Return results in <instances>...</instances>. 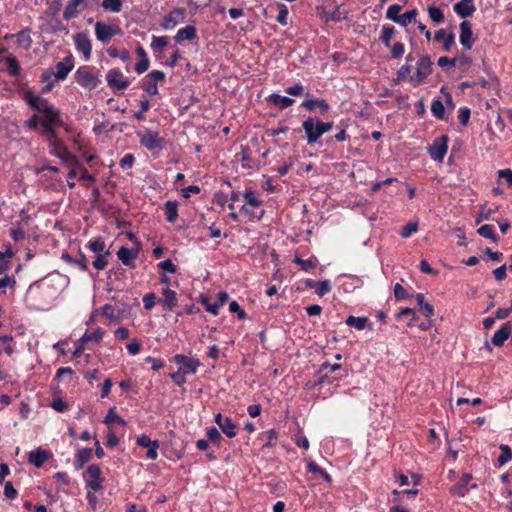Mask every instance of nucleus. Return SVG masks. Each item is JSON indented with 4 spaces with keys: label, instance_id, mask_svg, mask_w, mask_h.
<instances>
[{
    "label": "nucleus",
    "instance_id": "obj_50",
    "mask_svg": "<svg viewBox=\"0 0 512 512\" xmlns=\"http://www.w3.org/2000/svg\"><path fill=\"white\" fill-rule=\"evenodd\" d=\"M294 262L298 264L302 270L309 271L313 269L316 266V259L309 258V259H302L298 256L295 257Z\"/></svg>",
    "mask_w": 512,
    "mask_h": 512
},
{
    "label": "nucleus",
    "instance_id": "obj_43",
    "mask_svg": "<svg viewBox=\"0 0 512 512\" xmlns=\"http://www.w3.org/2000/svg\"><path fill=\"white\" fill-rule=\"evenodd\" d=\"M394 33H395V29H394L393 26H386V25H384L382 27V31H381V35H380V40L382 41V43L386 47H390L391 39H392Z\"/></svg>",
    "mask_w": 512,
    "mask_h": 512
},
{
    "label": "nucleus",
    "instance_id": "obj_62",
    "mask_svg": "<svg viewBox=\"0 0 512 512\" xmlns=\"http://www.w3.org/2000/svg\"><path fill=\"white\" fill-rule=\"evenodd\" d=\"M207 438L212 443H219L222 437L217 428L211 427L207 430Z\"/></svg>",
    "mask_w": 512,
    "mask_h": 512
},
{
    "label": "nucleus",
    "instance_id": "obj_57",
    "mask_svg": "<svg viewBox=\"0 0 512 512\" xmlns=\"http://www.w3.org/2000/svg\"><path fill=\"white\" fill-rule=\"evenodd\" d=\"M7 64L9 72L12 76H18L20 74V66L15 57H8Z\"/></svg>",
    "mask_w": 512,
    "mask_h": 512
},
{
    "label": "nucleus",
    "instance_id": "obj_21",
    "mask_svg": "<svg viewBox=\"0 0 512 512\" xmlns=\"http://www.w3.org/2000/svg\"><path fill=\"white\" fill-rule=\"evenodd\" d=\"M472 480V475L469 473H466L462 475L460 480L450 488L451 494L458 496V497H465L469 492V484Z\"/></svg>",
    "mask_w": 512,
    "mask_h": 512
},
{
    "label": "nucleus",
    "instance_id": "obj_26",
    "mask_svg": "<svg viewBox=\"0 0 512 512\" xmlns=\"http://www.w3.org/2000/svg\"><path fill=\"white\" fill-rule=\"evenodd\" d=\"M62 260L65 261L68 264H72V265H75V266L79 267V269L81 271H87L88 270L87 259H86L85 255L82 254L81 252H79L76 257H73L72 255L67 254V253L63 254L62 255Z\"/></svg>",
    "mask_w": 512,
    "mask_h": 512
},
{
    "label": "nucleus",
    "instance_id": "obj_41",
    "mask_svg": "<svg viewBox=\"0 0 512 512\" xmlns=\"http://www.w3.org/2000/svg\"><path fill=\"white\" fill-rule=\"evenodd\" d=\"M88 248L95 254L110 252L106 249L105 241L98 237L88 243Z\"/></svg>",
    "mask_w": 512,
    "mask_h": 512
},
{
    "label": "nucleus",
    "instance_id": "obj_29",
    "mask_svg": "<svg viewBox=\"0 0 512 512\" xmlns=\"http://www.w3.org/2000/svg\"><path fill=\"white\" fill-rule=\"evenodd\" d=\"M48 456L49 455L45 450L38 448L29 453L28 460L35 467L40 468L44 465V463L48 459Z\"/></svg>",
    "mask_w": 512,
    "mask_h": 512
},
{
    "label": "nucleus",
    "instance_id": "obj_42",
    "mask_svg": "<svg viewBox=\"0 0 512 512\" xmlns=\"http://www.w3.org/2000/svg\"><path fill=\"white\" fill-rule=\"evenodd\" d=\"M478 234L484 238L490 239L493 242L498 241V237L496 236L493 226L489 224H484L477 230Z\"/></svg>",
    "mask_w": 512,
    "mask_h": 512
},
{
    "label": "nucleus",
    "instance_id": "obj_48",
    "mask_svg": "<svg viewBox=\"0 0 512 512\" xmlns=\"http://www.w3.org/2000/svg\"><path fill=\"white\" fill-rule=\"evenodd\" d=\"M417 14L418 12L416 9L406 11L404 14L400 15L397 23L401 26H407L410 22L416 21Z\"/></svg>",
    "mask_w": 512,
    "mask_h": 512
},
{
    "label": "nucleus",
    "instance_id": "obj_45",
    "mask_svg": "<svg viewBox=\"0 0 512 512\" xmlns=\"http://www.w3.org/2000/svg\"><path fill=\"white\" fill-rule=\"evenodd\" d=\"M104 331L101 328H97L95 331L89 333L85 332L84 335L81 337V342H88V341H94V342H100L103 338Z\"/></svg>",
    "mask_w": 512,
    "mask_h": 512
},
{
    "label": "nucleus",
    "instance_id": "obj_64",
    "mask_svg": "<svg viewBox=\"0 0 512 512\" xmlns=\"http://www.w3.org/2000/svg\"><path fill=\"white\" fill-rule=\"evenodd\" d=\"M498 176L499 178L504 179L509 187H512V170L510 168L499 170Z\"/></svg>",
    "mask_w": 512,
    "mask_h": 512
},
{
    "label": "nucleus",
    "instance_id": "obj_39",
    "mask_svg": "<svg viewBox=\"0 0 512 512\" xmlns=\"http://www.w3.org/2000/svg\"><path fill=\"white\" fill-rule=\"evenodd\" d=\"M368 319L366 317H355L348 316L345 320L346 325L356 328L357 330H363L366 327Z\"/></svg>",
    "mask_w": 512,
    "mask_h": 512
},
{
    "label": "nucleus",
    "instance_id": "obj_60",
    "mask_svg": "<svg viewBox=\"0 0 512 512\" xmlns=\"http://www.w3.org/2000/svg\"><path fill=\"white\" fill-rule=\"evenodd\" d=\"M229 311L231 313H236L239 319H244L246 317V312L240 307L238 302L235 300L229 303Z\"/></svg>",
    "mask_w": 512,
    "mask_h": 512
},
{
    "label": "nucleus",
    "instance_id": "obj_33",
    "mask_svg": "<svg viewBox=\"0 0 512 512\" xmlns=\"http://www.w3.org/2000/svg\"><path fill=\"white\" fill-rule=\"evenodd\" d=\"M341 368V365L336 363V364H329L327 362H324L321 366H320V369H319V373L321 374L320 378H319V383L320 384H324V383H330V379H329V376H328V373L327 372H333V371H336L338 369Z\"/></svg>",
    "mask_w": 512,
    "mask_h": 512
},
{
    "label": "nucleus",
    "instance_id": "obj_37",
    "mask_svg": "<svg viewBox=\"0 0 512 512\" xmlns=\"http://www.w3.org/2000/svg\"><path fill=\"white\" fill-rule=\"evenodd\" d=\"M165 216L169 223L175 222L178 217V205L176 202L167 201L165 203Z\"/></svg>",
    "mask_w": 512,
    "mask_h": 512
},
{
    "label": "nucleus",
    "instance_id": "obj_13",
    "mask_svg": "<svg viewBox=\"0 0 512 512\" xmlns=\"http://www.w3.org/2000/svg\"><path fill=\"white\" fill-rule=\"evenodd\" d=\"M174 361L180 365L179 370H181L185 374H195L197 372L198 367L200 366V362L198 359L193 357H187L183 354H176L174 356Z\"/></svg>",
    "mask_w": 512,
    "mask_h": 512
},
{
    "label": "nucleus",
    "instance_id": "obj_11",
    "mask_svg": "<svg viewBox=\"0 0 512 512\" xmlns=\"http://www.w3.org/2000/svg\"><path fill=\"white\" fill-rule=\"evenodd\" d=\"M119 32L120 29L118 27H114L99 21L95 24V34L97 40L104 44L108 43L111 38Z\"/></svg>",
    "mask_w": 512,
    "mask_h": 512
},
{
    "label": "nucleus",
    "instance_id": "obj_55",
    "mask_svg": "<svg viewBox=\"0 0 512 512\" xmlns=\"http://www.w3.org/2000/svg\"><path fill=\"white\" fill-rule=\"evenodd\" d=\"M433 115L439 119L444 118L445 108L440 100H434L431 105Z\"/></svg>",
    "mask_w": 512,
    "mask_h": 512
},
{
    "label": "nucleus",
    "instance_id": "obj_1",
    "mask_svg": "<svg viewBox=\"0 0 512 512\" xmlns=\"http://www.w3.org/2000/svg\"><path fill=\"white\" fill-rule=\"evenodd\" d=\"M46 139L49 143L50 153L58 157L62 162L71 166H79L78 159L67 149L64 142L56 135V130H45Z\"/></svg>",
    "mask_w": 512,
    "mask_h": 512
},
{
    "label": "nucleus",
    "instance_id": "obj_51",
    "mask_svg": "<svg viewBox=\"0 0 512 512\" xmlns=\"http://www.w3.org/2000/svg\"><path fill=\"white\" fill-rule=\"evenodd\" d=\"M389 48L392 59H400L405 52V46L401 42H396L393 45L390 44Z\"/></svg>",
    "mask_w": 512,
    "mask_h": 512
},
{
    "label": "nucleus",
    "instance_id": "obj_5",
    "mask_svg": "<svg viewBox=\"0 0 512 512\" xmlns=\"http://www.w3.org/2000/svg\"><path fill=\"white\" fill-rule=\"evenodd\" d=\"M85 485L92 491H100L103 489L102 472L98 465H89L83 474Z\"/></svg>",
    "mask_w": 512,
    "mask_h": 512
},
{
    "label": "nucleus",
    "instance_id": "obj_7",
    "mask_svg": "<svg viewBox=\"0 0 512 512\" xmlns=\"http://www.w3.org/2000/svg\"><path fill=\"white\" fill-rule=\"evenodd\" d=\"M76 82L89 90L95 89L98 85V78L91 71L89 66H81L75 73Z\"/></svg>",
    "mask_w": 512,
    "mask_h": 512
},
{
    "label": "nucleus",
    "instance_id": "obj_6",
    "mask_svg": "<svg viewBox=\"0 0 512 512\" xmlns=\"http://www.w3.org/2000/svg\"><path fill=\"white\" fill-rule=\"evenodd\" d=\"M241 151L236 154V157L241 162L243 169H255L258 170L263 165L262 160L254 154L252 151L247 149L243 144L240 146Z\"/></svg>",
    "mask_w": 512,
    "mask_h": 512
},
{
    "label": "nucleus",
    "instance_id": "obj_28",
    "mask_svg": "<svg viewBox=\"0 0 512 512\" xmlns=\"http://www.w3.org/2000/svg\"><path fill=\"white\" fill-rule=\"evenodd\" d=\"M197 37V30L193 25H187L184 28H181L177 31L174 39L176 42H181L184 40L192 41Z\"/></svg>",
    "mask_w": 512,
    "mask_h": 512
},
{
    "label": "nucleus",
    "instance_id": "obj_56",
    "mask_svg": "<svg viewBox=\"0 0 512 512\" xmlns=\"http://www.w3.org/2000/svg\"><path fill=\"white\" fill-rule=\"evenodd\" d=\"M330 290H331V283H330V281L329 280H323V281H320L319 283H317L316 289H315V293L319 297H322L325 294L329 293Z\"/></svg>",
    "mask_w": 512,
    "mask_h": 512
},
{
    "label": "nucleus",
    "instance_id": "obj_2",
    "mask_svg": "<svg viewBox=\"0 0 512 512\" xmlns=\"http://www.w3.org/2000/svg\"><path fill=\"white\" fill-rule=\"evenodd\" d=\"M140 144L153 155H158L167 145V139L158 130H139Z\"/></svg>",
    "mask_w": 512,
    "mask_h": 512
},
{
    "label": "nucleus",
    "instance_id": "obj_10",
    "mask_svg": "<svg viewBox=\"0 0 512 512\" xmlns=\"http://www.w3.org/2000/svg\"><path fill=\"white\" fill-rule=\"evenodd\" d=\"M108 85L115 90L126 89L130 82L119 69H111L106 75Z\"/></svg>",
    "mask_w": 512,
    "mask_h": 512
},
{
    "label": "nucleus",
    "instance_id": "obj_16",
    "mask_svg": "<svg viewBox=\"0 0 512 512\" xmlns=\"http://www.w3.org/2000/svg\"><path fill=\"white\" fill-rule=\"evenodd\" d=\"M56 72H54V77L56 81H61L66 79L68 74L74 68V58L71 53L66 56L63 61H60L56 64Z\"/></svg>",
    "mask_w": 512,
    "mask_h": 512
},
{
    "label": "nucleus",
    "instance_id": "obj_17",
    "mask_svg": "<svg viewBox=\"0 0 512 512\" xmlns=\"http://www.w3.org/2000/svg\"><path fill=\"white\" fill-rule=\"evenodd\" d=\"M214 420L228 438H234L237 435V427L230 417H224L221 413H217Z\"/></svg>",
    "mask_w": 512,
    "mask_h": 512
},
{
    "label": "nucleus",
    "instance_id": "obj_12",
    "mask_svg": "<svg viewBox=\"0 0 512 512\" xmlns=\"http://www.w3.org/2000/svg\"><path fill=\"white\" fill-rule=\"evenodd\" d=\"M74 43L78 52H81L87 61L91 57L92 44L87 32H79L74 35Z\"/></svg>",
    "mask_w": 512,
    "mask_h": 512
},
{
    "label": "nucleus",
    "instance_id": "obj_36",
    "mask_svg": "<svg viewBox=\"0 0 512 512\" xmlns=\"http://www.w3.org/2000/svg\"><path fill=\"white\" fill-rule=\"evenodd\" d=\"M110 256V252L95 254V259L92 262L93 267L98 271L104 270L109 263Z\"/></svg>",
    "mask_w": 512,
    "mask_h": 512
},
{
    "label": "nucleus",
    "instance_id": "obj_8",
    "mask_svg": "<svg viewBox=\"0 0 512 512\" xmlns=\"http://www.w3.org/2000/svg\"><path fill=\"white\" fill-rule=\"evenodd\" d=\"M165 81V74L160 70H154L148 73L142 81V89L149 95L158 94V82Z\"/></svg>",
    "mask_w": 512,
    "mask_h": 512
},
{
    "label": "nucleus",
    "instance_id": "obj_27",
    "mask_svg": "<svg viewBox=\"0 0 512 512\" xmlns=\"http://www.w3.org/2000/svg\"><path fill=\"white\" fill-rule=\"evenodd\" d=\"M92 448L79 449L75 454L74 466L76 469H81L92 458Z\"/></svg>",
    "mask_w": 512,
    "mask_h": 512
},
{
    "label": "nucleus",
    "instance_id": "obj_63",
    "mask_svg": "<svg viewBox=\"0 0 512 512\" xmlns=\"http://www.w3.org/2000/svg\"><path fill=\"white\" fill-rule=\"evenodd\" d=\"M394 296L397 300H405L409 298V294L399 283H396L394 286Z\"/></svg>",
    "mask_w": 512,
    "mask_h": 512
},
{
    "label": "nucleus",
    "instance_id": "obj_47",
    "mask_svg": "<svg viewBox=\"0 0 512 512\" xmlns=\"http://www.w3.org/2000/svg\"><path fill=\"white\" fill-rule=\"evenodd\" d=\"M168 36H153L151 47L154 51H162L168 44Z\"/></svg>",
    "mask_w": 512,
    "mask_h": 512
},
{
    "label": "nucleus",
    "instance_id": "obj_35",
    "mask_svg": "<svg viewBox=\"0 0 512 512\" xmlns=\"http://www.w3.org/2000/svg\"><path fill=\"white\" fill-rule=\"evenodd\" d=\"M24 99L37 112L40 110L41 107H44V104L47 102V100L34 95L31 91L25 92Z\"/></svg>",
    "mask_w": 512,
    "mask_h": 512
},
{
    "label": "nucleus",
    "instance_id": "obj_25",
    "mask_svg": "<svg viewBox=\"0 0 512 512\" xmlns=\"http://www.w3.org/2000/svg\"><path fill=\"white\" fill-rule=\"evenodd\" d=\"M473 1L474 0H461L454 5V11L462 18L471 16L476 10Z\"/></svg>",
    "mask_w": 512,
    "mask_h": 512
},
{
    "label": "nucleus",
    "instance_id": "obj_24",
    "mask_svg": "<svg viewBox=\"0 0 512 512\" xmlns=\"http://www.w3.org/2000/svg\"><path fill=\"white\" fill-rule=\"evenodd\" d=\"M434 39L442 43L444 51H449L454 44L455 35L453 32L447 33L444 29H439L435 32Z\"/></svg>",
    "mask_w": 512,
    "mask_h": 512
},
{
    "label": "nucleus",
    "instance_id": "obj_4",
    "mask_svg": "<svg viewBox=\"0 0 512 512\" xmlns=\"http://www.w3.org/2000/svg\"><path fill=\"white\" fill-rule=\"evenodd\" d=\"M42 128H54L61 125L60 112L48 101L38 111Z\"/></svg>",
    "mask_w": 512,
    "mask_h": 512
},
{
    "label": "nucleus",
    "instance_id": "obj_49",
    "mask_svg": "<svg viewBox=\"0 0 512 512\" xmlns=\"http://www.w3.org/2000/svg\"><path fill=\"white\" fill-rule=\"evenodd\" d=\"M418 230V222H408L404 225L400 231V236L402 238H409L412 234L416 233Z\"/></svg>",
    "mask_w": 512,
    "mask_h": 512
},
{
    "label": "nucleus",
    "instance_id": "obj_19",
    "mask_svg": "<svg viewBox=\"0 0 512 512\" xmlns=\"http://www.w3.org/2000/svg\"><path fill=\"white\" fill-rule=\"evenodd\" d=\"M460 43L467 50L471 49L474 44L471 24L468 21L460 23Z\"/></svg>",
    "mask_w": 512,
    "mask_h": 512
},
{
    "label": "nucleus",
    "instance_id": "obj_34",
    "mask_svg": "<svg viewBox=\"0 0 512 512\" xmlns=\"http://www.w3.org/2000/svg\"><path fill=\"white\" fill-rule=\"evenodd\" d=\"M117 256L124 265L133 266L132 260L136 257V252H134L132 249L122 246L118 250Z\"/></svg>",
    "mask_w": 512,
    "mask_h": 512
},
{
    "label": "nucleus",
    "instance_id": "obj_18",
    "mask_svg": "<svg viewBox=\"0 0 512 512\" xmlns=\"http://www.w3.org/2000/svg\"><path fill=\"white\" fill-rule=\"evenodd\" d=\"M512 323L505 322L492 336L491 343L496 347H502L505 341L511 336Z\"/></svg>",
    "mask_w": 512,
    "mask_h": 512
},
{
    "label": "nucleus",
    "instance_id": "obj_30",
    "mask_svg": "<svg viewBox=\"0 0 512 512\" xmlns=\"http://www.w3.org/2000/svg\"><path fill=\"white\" fill-rule=\"evenodd\" d=\"M268 102L273 104L274 106L284 109L291 106L294 103V100L287 96H281L279 94L273 93L268 96Z\"/></svg>",
    "mask_w": 512,
    "mask_h": 512
},
{
    "label": "nucleus",
    "instance_id": "obj_31",
    "mask_svg": "<svg viewBox=\"0 0 512 512\" xmlns=\"http://www.w3.org/2000/svg\"><path fill=\"white\" fill-rule=\"evenodd\" d=\"M302 107L308 110L319 109L322 113H325L329 109L328 103L323 99H307L302 102Z\"/></svg>",
    "mask_w": 512,
    "mask_h": 512
},
{
    "label": "nucleus",
    "instance_id": "obj_44",
    "mask_svg": "<svg viewBox=\"0 0 512 512\" xmlns=\"http://www.w3.org/2000/svg\"><path fill=\"white\" fill-rule=\"evenodd\" d=\"M499 449L501 450V454L499 455L497 461L499 466H502L512 459V451L506 444H501Z\"/></svg>",
    "mask_w": 512,
    "mask_h": 512
},
{
    "label": "nucleus",
    "instance_id": "obj_53",
    "mask_svg": "<svg viewBox=\"0 0 512 512\" xmlns=\"http://www.w3.org/2000/svg\"><path fill=\"white\" fill-rule=\"evenodd\" d=\"M101 313L102 315L107 318L108 320H110L111 322L113 321H116L118 320V317L116 315V310L114 308L113 305L111 304H105L102 308H101Z\"/></svg>",
    "mask_w": 512,
    "mask_h": 512
},
{
    "label": "nucleus",
    "instance_id": "obj_59",
    "mask_svg": "<svg viewBox=\"0 0 512 512\" xmlns=\"http://www.w3.org/2000/svg\"><path fill=\"white\" fill-rule=\"evenodd\" d=\"M134 162H135V157H134V155L129 153V154L124 155V156L121 158V160H120L119 164H120V167H121L122 169H130V168H132V167H133Z\"/></svg>",
    "mask_w": 512,
    "mask_h": 512
},
{
    "label": "nucleus",
    "instance_id": "obj_58",
    "mask_svg": "<svg viewBox=\"0 0 512 512\" xmlns=\"http://www.w3.org/2000/svg\"><path fill=\"white\" fill-rule=\"evenodd\" d=\"M278 7H279V13H278V16H277V21L281 25L286 26L288 24V22H287L288 8L284 4H280V5H278Z\"/></svg>",
    "mask_w": 512,
    "mask_h": 512
},
{
    "label": "nucleus",
    "instance_id": "obj_61",
    "mask_svg": "<svg viewBox=\"0 0 512 512\" xmlns=\"http://www.w3.org/2000/svg\"><path fill=\"white\" fill-rule=\"evenodd\" d=\"M159 268L168 273H175L177 271L176 265L170 259H166L158 264Z\"/></svg>",
    "mask_w": 512,
    "mask_h": 512
},
{
    "label": "nucleus",
    "instance_id": "obj_52",
    "mask_svg": "<svg viewBox=\"0 0 512 512\" xmlns=\"http://www.w3.org/2000/svg\"><path fill=\"white\" fill-rule=\"evenodd\" d=\"M428 14L433 22L441 23L444 21V14L438 7L430 6L428 8Z\"/></svg>",
    "mask_w": 512,
    "mask_h": 512
},
{
    "label": "nucleus",
    "instance_id": "obj_23",
    "mask_svg": "<svg viewBox=\"0 0 512 512\" xmlns=\"http://www.w3.org/2000/svg\"><path fill=\"white\" fill-rule=\"evenodd\" d=\"M415 61V56L412 53H409L406 56V63L401 66L397 73H396V79L394 80L395 83H399L401 81H404L406 79H410L411 75V63Z\"/></svg>",
    "mask_w": 512,
    "mask_h": 512
},
{
    "label": "nucleus",
    "instance_id": "obj_22",
    "mask_svg": "<svg viewBox=\"0 0 512 512\" xmlns=\"http://www.w3.org/2000/svg\"><path fill=\"white\" fill-rule=\"evenodd\" d=\"M161 295L159 303L162 304L166 310H172L178 305L177 294L170 288H163Z\"/></svg>",
    "mask_w": 512,
    "mask_h": 512
},
{
    "label": "nucleus",
    "instance_id": "obj_46",
    "mask_svg": "<svg viewBox=\"0 0 512 512\" xmlns=\"http://www.w3.org/2000/svg\"><path fill=\"white\" fill-rule=\"evenodd\" d=\"M124 0H103L102 1V7L105 10L118 13L120 12Z\"/></svg>",
    "mask_w": 512,
    "mask_h": 512
},
{
    "label": "nucleus",
    "instance_id": "obj_9",
    "mask_svg": "<svg viewBox=\"0 0 512 512\" xmlns=\"http://www.w3.org/2000/svg\"><path fill=\"white\" fill-rule=\"evenodd\" d=\"M448 149V137L442 135L434 139L428 148L430 157L437 162H442Z\"/></svg>",
    "mask_w": 512,
    "mask_h": 512
},
{
    "label": "nucleus",
    "instance_id": "obj_54",
    "mask_svg": "<svg viewBox=\"0 0 512 512\" xmlns=\"http://www.w3.org/2000/svg\"><path fill=\"white\" fill-rule=\"evenodd\" d=\"M401 9L402 7L398 4H393L389 6L386 11V18L397 23L400 17L399 12L401 11Z\"/></svg>",
    "mask_w": 512,
    "mask_h": 512
},
{
    "label": "nucleus",
    "instance_id": "obj_20",
    "mask_svg": "<svg viewBox=\"0 0 512 512\" xmlns=\"http://www.w3.org/2000/svg\"><path fill=\"white\" fill-rule=\"evenodd\" d=\"M81 7V9H85L87 7V0H70L68 1L64 11H63V18L65 20H70L72 18H75L79 15L80 10L78 9Z\"/></svg>",
    "mask_w": 512,
    "mask_h": 512
},
{
    "label": "nucleus",
    "instance_id": "obj_3",
    "mask_svg": "<svg viewBox=\"0 0 512 512\" xmlns=\"http://www.w3.org/2000/svg\"><path fill=\"white\" fill-rule=\"evenodd\" d=\"M433 72V63L429 55H418V59L416 62V70L415 73L410 76L409 82L417 87L425 82V80L432 74Z\"/></svg>",
    "mask_w": 512,
    "mask_h": 512
},
{
    "label": "nucleus",
    "instance_id": "obj_14",
    "mask_svg": "<svg viewBox=\"0 0 512 512\" xmlns=\"http://www.w3.org/2000/svg\"><path fill=\"white\" fill-rule=\"evenodd\" d=\"M137 445L143 448H148V451L146 453V458L150 460H155L158 457V448H159V441L158 440H151L146 434H141L136 439Z\"/></svg>",
    "mask_w": 512,
    "mask_h": 512
},
{
    "label": "nucleus",
    "instance_id": "obj_32",
    "mask_svg": "<svg viewBox=\"0 0 512 512\" xmlns=\"http://www.w3.org/2000/svg\"><path fill=\"white\" fill-rule=\"evenodd\" d=\"M182 14H183V9H181V8L174 9L173 11H171L170 13H168L167 15L164 16L161 26L164 29H173L178 23L176 16H179Z\"/></svg>",
    "mask_w": 512,
    "mask_h": 512
},
{
    "label": "nucleus",
    "instance_id": "obj_38",
    "mask_svg": "<svg viewBox=\"0 0 512 512\" xmlns=\"http://www.w3.org/2000/svg\"><path fill=\"white\" fill-rule=\"evenodd\" d=\"M245 205L258 208L262 205V201L257 197L256 193L251 189H246L243 193Z\"/></svg>",
    "mask_w": 512,
    "mask_h": 512
},
{
    "label": "nucleus",
    "instance_id": "obj_40",
    "mask_svg": "<svg viewBox=\"0 0 512 512\" xmlns=\"http://www.w3.org/2000/svg\"><path fill=\"white\" fill-rule=\"evenodd\" d=\"M103 422L107 425H111L113 423H118L122 426L126 425V421L116 413V407H112L109 409Z\"/></svg>",
    "mask_w": 512,
    "mask_h": 512
},
{
    "label": "nucleus",
    "instance_id": "obj_15",
    "mask_svg": "<svg viewBox=\"0 0 512 512\" xmlns=\"http://www.w3.org/2000/svg\"><path fill=\"white\" fill-rule=\"evenodd\" d=\"M264 142L263 136H259L258 134H254L250 137L246 144H243L247 149L256 154L260 160L265 158L269 154V149L264 148L262 143Z\"/></svg>",
    "mask_w": 512,
    "mask_h": 512
}]
</instances>
